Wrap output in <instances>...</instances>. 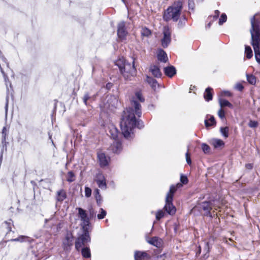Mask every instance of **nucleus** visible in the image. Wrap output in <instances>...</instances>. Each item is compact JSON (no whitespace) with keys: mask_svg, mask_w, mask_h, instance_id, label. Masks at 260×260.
I'll return each instance as SVG.
<instances>
[{"mask_svg":"<svg viewBox=\"0 0 260 260\" xmlns=\"http://www.w3.org/2000/svg\"><path fill=\"white\" fill-rule=\"evenodd\" d=\"M245 54L246 55V57L248 59H250L252 57V56H253L252 51L250 46H245Z\"/></svg>","mask_w":260,"mask_h":260,"instance_id":"obj_29","label":"nucleus"},{"mask_svg":"<svg viewBox=\"0 0 260 260\" xmlns=\"http://www.w3.org/2000/svg\"><path fill=\"white\" fill-rule=\"evenodd\" d=\"M135 61L133 59L131 63L124 58H121L115 62V64L118 67L122 77L125 80L131 81L137 75V70L135 67Z\"/></svg>","mask_w":260,"mask_h":260,"instance_id":"obj_2","label":"nucleus"},{"mask_svg":"<svg viewBox=\"0 0 260 260\" xmlns=\"http://www.w3.org/2000/svg\"><path fill=\"white\" fill-rule=\"evenodd\" d=\"M163 38L161 39V44L164 48L167 47L171 42V32L168 26H165L163 28Z\"/></svg>","mask_w":260,"mask_h":260,"instance_id":"obj_6","label":"nucleus"},{"mask_svg":"<svg viewBox=\"0 0 260 260\" xmlns=\"http://www.w3.org/2000/svg\"><path fill=\"white\" fill-rule=\"evenodd\" d=\"M212 88L210 87H208L206 88L204 95L206 101H209L212 99Z\"/></svg>","mask_w":260,"mask_h":260,"instance_id":"obj_26","label":"nucleus"},{"mask_svg":"<svg viewBox=\"0 0 260 260\" xmlns=\"http://www.w3.org/2000/svg\"><path fill=\"white\" fill-rule=\"evenodd\" d=\"M141 105L136 100H133L131 101V107L123 111L120 127L123 135L127 139L132 138L134 128L137 126L139 128H142L144 127L143 122L141 120L137 121L135 117V115L138 117L141 116Z\"/></svg>","mask_w":260,"mask_h":260,"instance_id":"obj_1","label":"nucleus"},{"mask_svg":"<svg viewBox=\"0 0 260 260\" xmlns=\"http://www.w3.org/2000/svg\"><path fill=\"white\" fill-rule=\"evenodd\" d=\"M247 80L248 82L252 85H254L256 83V78L252 75H247Z\"/></svg>","mask_w":260,"mask_h":260,"instance_id":"obj_34","label":"nucleus"},{"mask_svg":"<svg viewBox=\"0 0 260 260\" xmlns=\"http://www.w3.org/2000/svg\"><path fill=\"white\" fill-rule=\"evenodd\" d=\"M164 73L166 76L171 78L176 74V70L173 66H170L164 68Z\"/></svg>","mask_w":260,"mask_h":260,"instance_id":"obj_16","label":"nucleus"},{"mask_svg":"<svg viewBox=\"0 0 260 260\" xmlns=\"http://www.w3.org/2000/svg\"><path fill=\"white\" fill-rule=\"evenodd\" d=\"M95 198L96 203L99 205H100L102 203V197L100 194V191L98 189L95 190Z\"/></svg>","mask_w":260,"mask_h":260,"instance_id":"obj_32","label":"nucleus"},{"mask_svg":"<svg viewBox=\"0 0 260 260\" xmlns=\"http://www.w3.org/2000/svg\"><path fill=\"white\" fill-rule=\"evenodd\" d=\"M1 72H2V73H3V70H2V69H1Z\"/></svg>","mask_w":260,"mask_h":260,"instance_id":"obj_60","label":"nucleus"},{"mask_svg":"<svg viewBox=\"0 0 260 260\" xmlns=\"http://www.w3.org/2000/svg\"><path fill=\"white\" fill-rule=\"evenodd\" d=\"M67 197L66 192L63 189H60L57 192L56 200L58 201H62Z\"/></svg>","mask_w":260,"mask_h":260,"instance_id":"obj_23","label":"nucleus"},{"mask_svg":"<svg viewBox=\"0 0 260 260\" xmlns=\"http://www.w3.org/2000/svg\"><path fill=\"white\" fill-rule=\"evenodd\" d=\"M90 214L93 215L94 214L93 212H92L91 211H90Z\"/></svg>","mask_w":260,"mask_h":260,"instance_id":"obj_59","label":"nucleus"},{"mask_svg":"<svg viewBox=\"0 0 260 260\" xmlns=\"http://www.w3.org/2000/svg\"><path fill=\"white\" fill-rule=\"evenodd\" d=\"M7 109H8V101L7 102L6 105V112H7Z\"/></svg>","mask_w":260,"mask_h":260,"instance_id":"obj_58","label":"nucleus"},{"mask_svg":"<svg viewBox=\"0 0 260 260\" xmlns=\"http://www.w3.org/2000/svg\"><path fill=\"white\" fill-rule=\"evenodd\" d=\"M98 157L101 166L105 167L108 165L109 158L106 157L105 153L101 152H98Z\"/></svg>","mask_w":260,"mask_h":260,"instance_id":"obj_11","label":"nucleus"},{"mask_svg":"<svg viewBox=\"0 0 260 260\" xmlns=\"http://www.w3.org/2000/svg\"><path fill=\"white\" fill-rule=\"evenodd\" d=\"M67 181L71 182L74 181L75 180V175L74 173L72 171H69L68 173V177H67Z\"/></svg>","mask_w":260,"mask_h":260,"instance_id":"obj_36","label":"nucleus"},{"mask_svg":"<svg viewBox=\"0 0 260 260\" xmlns=\"http://www.w3.org/2000/svg\"><path fill=\"white\" fill-rule=\"evenodd\" d=\"M255 58L257 62L260 64V51H254Z\"/></svg>","mask_w":260,"mask_h":260,"instance_id":"obj_44","label":"nucleus"},{"mask_svg":"<svg viewBox=\"0 0 260 260\" xmlns=\"http://www.w3.org/2000/svg\"><path fill=\"white\" fill-rule=\"evenodd\" d=\"M250 23L251 45L254 51H260V22L254 16L251 18Z\"/></svg>","mask_w":260,"mask_h":260,"instance_id":"obj_3","label":"nucleus"},{"mask_svg":"<svg viewBox=\"0 0 260 260\" xmlns=\"http://www.w3.org/2000/svg\"><path fill=\"white\" fill-rule=\"evenodd\" d=\"M149 70L154 77L156 78L161 77L162 74L159 68L157 66L155 65L152 66L150 67Z\"/></svg>","mask_w":260,"mask_h":260,"instance_id":"obj_18","label":"nucleus"},{"mask_svg":"<svg viewBox=\"0 0 260 260\" xmlns=\"http://www.w3.org/2000/svg\"><path fill=\"white\" fill-rule=\"evenodd\" d=\"M96 182L98 186L102 189H106L107 188V184L106 180L102 174H99L98 178L96 180Z\"/></svg>","mask_w":260,"mask_h":260,"instance_id":"obj_14","label":"nucleus"},{"mask_svg":"<svg viewBox=\"0 0 260 260\" xmlns=\"http://www.w3.org/2000/svg\"><path fill=\"white\" fill-rule=\"evenodd\" d=\"M219 104L222 108V107L227 106L231 109L233 108V106L228 100L225 99L219 100Z\"/></svg>","mask_w":260,"mask_h":260,"instance_id":"obj_28","label":"nucleus"},{"mask_svg":"<svg viewBox=\"0 0 260 260\" xmlns=\"http://www.w3.org/2000/svg\"><path fill=\"white\" fill-rule=\"evenodd\" d=\"M182 185L178 183L176 185H172L170 186L169 192L167 193L166 197H171V199H173L174 193L176 192L177 189L181 187Z\"/></svg>","mask_w":260,"mask_h":260,"instance_id":"obj_19","label":"nucleus"},{"mask_svg":"<svg viewBox=\"0 0 260 260\" xmlns=\"http://www.w3.org/2000/svg\"><path fill=\"white\" fill-rule=\"evenodd\" d=\"M227 17L225 14H222L219 20V24L222 25L224 22L226 21Z\"/></svg>","mask_w":260,"mask_h":260,"instance_id":"obj_41","label":"nucleus"},{"mask_svg":"<svg viewBox=\"0 0 260 260\" xmlns=\"http://www.w3.org/2000/svg\"><path fill=\"white\" fill-rule=\"evenodd\" d=\"M110 149L115 153H119L121 149V144L118 140H114L110 146Z\"/></svg>","mask_w":260,"mask_h":260,"instance_id":"obj_12","label":"nucleus"},{"mask_svg":"<svg viewBox=\"0 0 260 260\" xmlns=\"http://www.w3.org/2000/svg\"><path fill=\"white\" fill-rule=\"evenodd\" d=\"M186 20V19L185 17H184L183 19L180 20L178 24V27H182L185 24Z\"/></svg>","mask_w":260,"mask_h":260,"instance_id":"obj_48","label":"nucleus"},{"mask_svg":"<svg viewBox=\"0 0 260 260\" xmlns=\"http://www.w3.org/2000/svg\"><path fill=\"white\" fill-rule=\"evenodd\" d=\"M85 196L87 198L90 197L91 194V189L88 187H86L85 188Z\"/></svg>","mask_w":260,"mask_h":260,"instance_id":"obj_46","label":"nucleus"},{"mask_svg":"<svg viewBox=\"0 0 260 260\" xmlns=\"http://www.w3.org/2000/svg\"><path fill=\"white\" fill-rule=\"evenodd\" d=\"M248 126L251 128H255L258 126V122L256 121L250 120Z\"/></svg>","mask_w":260,"mask_h":260,"instance_id":"obj_43","label":"nucleus"},{"mask_svg":"<svg viewBox=\"0 0 260 260\" xmlns=\"http://www.w3.org/2000/svg\"><path fill=\"white\" fill-rule=\"evenodd\" d=\"M201 207L203 210L206 212V215L211 216L210 211L212 209L211 203L210 202H204L202 203Z\"/></svg>","mask_w":260,"mask_h":260,"instance_id":"obj_17","label":"nucleus"},{"mask_svg":"<svg viewBox=\"0 0 260 260\" xmlns=\"http://www.w3.org/2000/svg\"><path fill=\"white\" fill-rule=\"evenodd\" d=\"M2 135H3L4 140H5L6 136V127H4L3 128Z\"/></svg>","mask_w":260,"mask_h":260,"instance_id":"obj_53","label":"nucleus"},{"mask_svg":"<svg viewBox=\"0 0 260 260\" xmlns=\"http://www.w3.org/2000/svg\"><path fill=\"white\" fill-rule=\"evenodd\" d=\"M90 98L89 95L88 93H86L83 97V102L85 103V104H87V101L88 100H89Z\"/></svg>","mask_w":260,"mask_h":260,"instance_id":"obj_51","label":"nucleus"},{"mask_svg":"<svg viewBox=\"0 0 260 260\" xmlns=\"http://www.w3.org/2000/svg\"><path fill=\"white\" fill-rule=\"evenodd\" d=\"M224 94H225V95H227V96H231V95H232V94H231V92H229V91H224Z\"/></svg>","mask_w":260,"mask_h":260,"instance_id":"obj_56","label":"nucleus"},{"mask_svg":"<svg viewBox=\"0 0 260 260\" xmlns=\"http://www.w3.org/2000/svg\"><path fill=\"white\" fill-rule=\"evenodd\" d=\"M245 167L247 169L251 170L253 168V165L252 164H247L245 165Z\"/></svg>","mask_w":260,"mask_h":260,"instance_id":"obj_54","label":"nucleus"},{"mask_svg":"<svg viewBox=\"0 0 260 260\" xmlns=\"http://www.w3.org/2000/svg\"><path fill=\"white\" fill-rule=\"evenodd\" d=\"M182 2L180 1L175 2L173 4L168 8L163 15V18L166 21L172 20L177 21L180 16L182 9Z\"/></svg>","mask_w":260,"mask_h":260,"instance_id":"obj_4","label":"nucleus"},{"mask_svg":"<svg viewBox=\"0 0 260 260\" xmlns=\"http://www.w3.org/2000/svg\"><path fill=\"white\" fill-rule=\"evenodd\" d=\"M180 181L184 184H186L188 182V179L186 176L181 175L180 177Z\"/></svg>","mask_w":260,"mask_h":260,"instance_id":"obj_47","label":"nucleus"},{"mask_svg":"<svg viewBox=\"0 0 260 260\" xmlns=\"http://www.w3.org/2000/svg\"><path fill=\"white\" fill-rule=\"evenodd\" d=\"M173 199L171 197H166V204L164 209L170 215H174L176 211L175 207L172 204Z\"/></svg>","mask_w":260,"mask_h":260,"instance_id":"obj_7","label":"nucleus"},{"mask_svg":"<svg viewBox=\"0 0 260 260\" xmlns=\"http://www.w3.org/2000/svg\"><path fill=\"white\" fill-rule=\"evenodd\" d=\"M76 209L78 211V216L82 221V229H88L90 222L86 211L81 208H77Z\"/></svg>","mask_w":260,"mask_h":260,"instance_id":"obj_5","label":"nucleus"},{"mask_svg":"<svg viewBox=\"0 0 260 260\" xmlns=\"http://www.w3.org/2000/svg\"><path fill=\"white\" fill-rule=\"evenodd\" d=\"M219 13H220V12L218 10H216L215 11V16L214 17L216 18H217L218 17Z\"/></svg>","mask_w":260,"mask_h":260,"instance_id":"obj_55","label":"nucleus"},{"mask_svg":"<svg viewBox=\"0 0 260 260\" xmlns=\"http://www.w3.org/2000/svg\"><path fill=\"white\" fill-rule=\"evenodd\" d=\"M216 124V121L213 116H210L209 120H205V124L206 127L209 126L214 125Z\"/></svg>","mask_w":260,"mask_h":260,"instance_id":"obj_27","label":"nucleus"},{"mask_svg":"<svg viewBox=\"0 0 260 260\" xmlns=\"http://www.w3.org/2000/svg\"><path fill=\"white\" fill-rule=\"evenodd\" d=\"M218 115L221 119H223L225 117V112L221 108L218 111Z\"/></svg>","mask_w":260,"mask_h":260,"instance_id":"obj_45","label":"nucleus"},{"mask_svg":"<svg viewBox=\"0 0 260 260\" xmlns=\"http://www.w3.org/2000/svg\"><path fill=\"white\" fill-rule=\"evenodd\" d=\"M164 212L162 210L158 211L156 213V218L157 220H159L164 216Z\"/></svg>","mask_w":260,"mask_h":260,"instance_id":"obj_42","label":"nucleus"},{"mask_svg":"<svg viewBox=\"0 0 260 260\" xmlns=\"http://www.w3.org/2000/svg\"><path fill=\"white\" fill-rule=\"evenodd\" d=\"M213 145L215 147H219L224 145L223 142L219 139H216L214 141Z\"/></svg>","mask_w":260,"mask_h":260,"instance_id":"obj_38","label":"nucleus"},{"mask_svg":"<svg viewBox=\"0 0 260 260\" xmlns=\"http://www.w3.org/2000/svg\"><path fill=\"white\" fill-rule=\"evenodd\" d=\"M202 149L205 153L208 154L210 153V148L207 144L203 143L202 144Z\"/></svg>","mask_w":260,"mask_h":260,"instance_id":"obj_35","label":"nucleus"},{"mask_svg":"<svg viewBox=\"0 0 260 260\" xmlns=\"http://www.w3.org/2000/svg\"><path fill=\"white\" fill-rule=\"evenodd\" d=\"M220 132L225 138L228 137L229 128L228 127H221Z\"/></svg>","mask_w":260,"mask_h":260,"instance_id":"obj_37","label":"nucleus"},{"mask_svg":"<svg viewBox=\"0 0 260 260\" xmlns=\"http://www.w3.org/2000/svg\"><path fill=\"white\" fill-rule=\"evenodd\" d=\"M243 88V86L239 83H237L235 87V88L239 91H242Z\"/></svg>","mask_w":260,"mask_h":260,"instance_id":"obj_50","label":"nucleus"},{"mask_svg":"<svg viewBox=\"0 0 260 260\" xmlns=\"http://www.w3.org/2000/svg\"><path fill=\"white\" fill-rule=\"evenodd\" d=\"M141 33V35L143 37H148L151 34V31L146 27L142 28Z\"/></svg>","mask_w":260,"mask_h":260,"instance_id":"obj_33","label":"nucleus"},{"mask_svg":"<svg viewBox=\"0 0 260 260\" xmlns=\"http://www.w3.org/2000/svg\"><path fill=\"white\" fill-rule=\"evenodd\" d=\"M83 230L84 232L83 234L81 235L79 237H78V239H79V241H82L83 242L87 244L90 242V238L89 236V232L88 231V229Z\"/></svg>","mask_w":260,"mask_h":260,"instance_id":"obj_15","label":"nucleus"},{"mask_svg":"<svg viewBox=\"0 0 260 260\" xmlns=\"http://www.w3.org/2000/svg\"><path fill=\"white\" fill-rule=\"evenodd\" d=\"M147 81L154 90H155L156 88L159 86V85L156 80L151 77L147 76Z\"/></svg>","mask_w":260,"mask_h":260,"instance_id":"obj_24","label":"nucleus"},{"mask_svg":"<svg viewBox=\"0 0 260 260\" xmlns=\"http://www.w3.org/2000/svg\"><path fill=\"white\" fill-rule=\"evenodd\" d=\"M10 241H13V242H30L31 239L30 238L26 236H19L17 238L14 239H11L9 240Z\"/></svg>","mask_w":260,"mask_h":260,"instance_id":"obj_21","label":"nucleus"},{"mask_svg":"<svg viewBox=\"0 0 260 260\" xmlns=\"http://www.w3.org/2000/svg\"><path fill=\"white\" fill-rule=\"evenodd\" d=\"M148 242L156 247H160L162 244L161 240L157 237H154L148 241Z\"/></svg>","mask_w":260,"mask_h":260,"instance_id":"obj_20","label":"nucleus"},{"mask_svg":"<svg viewBox=\"0 0 260 260\" xmlns=\"http://www.w3.org/2000/svg\"><path fill=\"white\" fill-rule=\"evenodd\" d=\"M211 22L207 24V25L206 27L210 28V27L211 26Z\"/></svg>","mask_w":260,"mask_h":260,"instance_id":"obj_57","label":"nucleus"},{"mask_svg":"<svg viewBox=\"0 0 260 260\" xmlns=\"http://www.w3.org/2000/svg\"><path fill=\"white\" fill-rule=\"evenodd\" d=\"M194 6L193 0H188V7L189 9H193Z\"/></svg>","mask_w":260,"mask_h":260,"instance_id":"obj_52","label":"nucleus"},{"mask_svg":"<svg viewBox=\"0 0 260 260\" xmlns=\"http://www.w3.org/2000/svg\"><path fill=\"white\" fill-rule=\"evenodd\" d=\"M81 249L82 255L84 258H89L91 256L90 250L89 247H84Z\"/></svg>","mask_w":260,"mask_h":260,"instance_id":"obj_25","label":"nucleus"},{"mask_svg":"<svg viewBox=\"0 0 260 260\" xmlns=\"http://www.w3.org/2000/svg\"><path fill=\"white\" fill-rule=\"evenodd\" d=\"M101 213L98 214L97 217L98 219H103L106 215L107 212L105 210H104L103 208L100 209Z\"/></svg>","mask_w":260,"mask_h":260,"instance_id":"obj_39","label":"nucleus"},{"mask_svg":"<svg viewBox=\"0 0 260 260\" xmlns=\"http://www.w3.org/2000/svg\"><path fill=\"white\" fill-rule=\"evenodd\" d=\"M13 225L12 221L10 219L9 221H5L2 223L0 227V233L5 234L7 236L12 231V226Z\"/></svg>","mask_w":260,"mask_h":260,"instance_id":"obj_9","label":"nucleus"},{"mask_svg":"<svg viewBox=\"0 0 260 260\" xmlns=\"http://www.w3.org/2000/svg\"><path fill=\"white\" fill-rule=\"evenodd\" d=\"M73 236L71 234L68 233L63 241V247L64 250H69L73 245Z\"/></svg>","mask_w":260,"mask_h":260,"instance_id":"obj_10","label":"nucleus"},{"mask_svg":"<svg viewBox=\"0 0 260 260\" xmlns=\"http://www.w3.org/2000/svg\"><path fill=\"white\" fill-rule=\"evenodd\" d=\"M86 243L83 242L82 241H79V239H77L75 242V248L78 251H80V249L84 247L86 245Z\"/></svg>","mask_w":260,"mask_h":260,"instance_id":"obj_30","label":"nucleus"},{"mask_svg":"<svg viewBox=\"0 0 260 260\" xmlns=\"http://www.w3.org/2000/svg\"><path fill=\"white\" fill-rule=\"evenodd\" d=\"M135 95L136 96V98L139 100L140 102H143L145 101L144 98H143L142 94L141 92L138 91L136 92Z\"/></svg>","mask_w":260,"mask_h":260,"instance_id":"obj_40","label":"nucleus"},{"mask_svg":"<svg viewBox=\"0 0 260 260\" xmlns=\"http://www.w3.org/2000/svg\"><path fill=\"white\" fill-rule=\"evenodd\" d=\"M158 59L163 62H167L168 60V58L166 53L162 50H161L158 55H157Z\"/></svg>","mask_w":260,"mask_h":260,"instance_id":"obj_22","label":"nucleus"},{"mask_svg":"<svg viewBox=\"0 0 260 260\" xmlns=\"http://www.w3.org/2000/svg\"><path fill=\"white\" fill-rule=\"evenodd\" d=\"M127 35V31L125 28V22L121 21L117 25V35L121 40H125Z\"/></svg>","mask_w":260,"mask_h":260,"instance_id":"obj_8","label":"nucleus"},{"mask_svg":"<svg viewBox=\"0 0 260 260\" xmlns=\"http://www.w3.org/2000/svg\"><path fill=\"white\" fill-rule=\"evenodd\" d=\"M109 133L111 134V137H112V138L115 140L116 138L117 137L118 135V132L117 129L114 126H112L111 128L110 129Z\"/></svg>","mask_w":260,"mask_h":260,"instance_id":"obj_31","label":"nucleus"},{"mask_svg":"<svg viewBox=\"0 0 260 260\" xmlns=\"http://www.w3.org/2000/svg\"><path fill=\"white\" fill-rule=\"evenodd\" d=\"M186 160V162L188 165H190L191 164V160L190 157V155L189 154L188 151H187L185 154Z\"/></svg>","mask_w":260,"mask_h":260,"instance_id":"obj_49","label":"nucleus"},{"mask_svg":"<svg viewBox=\"0 0 260 260\" xmlns=\"http://www.w3.org/2000/svg\"><path fill=\"white\" fill-rule=\"evenodd\" d=\"M134 257L135 260H146L150 258L147 252L138 251L135 252Z\"/></svg>","mask_w":260,"mask_h":260,"instance_id":"obj_13","label":"nucleus"}]
</instances>
